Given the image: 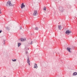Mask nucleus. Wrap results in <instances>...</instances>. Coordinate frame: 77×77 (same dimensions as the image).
Masks as SVG:
<instances>
[{"instance_id":"1","label":"nucleus","mask_w":77,"mask_h":77,"mask_svg":"<svg viewBox=\"0 0 77 77\" xmlns=\"http://www.w3.org/2000/svg\"><path fill=\"white\" fill-rule=\"evenodd\" d=\"M8 5H9L10 6H14V4H13L12 3H11V2H7V4L6 5L7 6H8Z\"/></svg>"},{"instance_id":"2","label":"nucleus","mask_w":77,"mask_h":77,"mask_svg":"<svg viewBox=\"0 0 77 77\" xmlns=\"http://www.w3.org/2000/svg\"><path fill=\"white\" fill-rule=\"evenodd\" d=\"M71 33V31H70L68 30H67L66 32V34H67V35H68V34H69V33Z\"/></svg>"},{"instance_id":"3","label":"nucleus","mask_w":77,"mask_h":77,"mask_svg":"<svg viewBox=\"0 0 77 77\" xmlns=\"http://www.w3.org/2000/svg\"><path fill=\"white\" fill-rule=\"evenodd\" d=\"M27 59L28 63H29V65H30V60L29 59V57H28Z\"/></svg>"},{"instance_id":"4","label":"nucleus","mask_w":77,"mask_h":77,"mask_svg":"<svg viewBox=\"0 0 77 77\" xmlns=\"http://www.w3.org/2000/svg\"><path fill=\"white\" fill-rule=\"evenodd\" d=\"M60 11H61V12H63V7H61L59 8Z\"/></svg>"},{"instance_id":"5","label":"nucleus","mask_w":77,"mask_h":77,"mask_svg":"<svg viewBox=\"0 0 77 77\" xmlns=\"http://www.w3.org/2000/svg\"><path fill=\"white\" fill-rule=\"evenodd\" d=\"M25 6H26V5H24V3H22L21 5V8L22 9H23V8H25Z\"/></svg>"},{"instance_id":"6","label":"nucleus","mask_w":77,"mask_h":77,"mask_svg":"<svg viewBox=\"0 0 77 77\" xmlns=\"http://www.w3.org/2000/svg\"><path fill=\"white\" fill-rule=\"evenodd\" d=\"M67 50L69 52H70V53H71V48H70L68 47L67 48Z\"/></svg>"},{"instance_id":"7","label":"nucleus","mask_w":77,"mask_h":77,"mask_svg":"<svg viewBox=\"0 0 77 77\" xmlns=\"http://www.w3.org/2000/svg\"><path fill=\"white\" fill-rule=\"evenodd\" d=\"M37 11L35 10L34 11V13L33 14V15L35 16V15H36V14H37Z\"/></svg>"},{"instance_id":"8","label":"nucleus","mask_w":77,"mask_h":77,"mask_svg":"<svg viewBox=\"0 0 77 77\" xmlns=\"http://www.w3.org/2000/svg\"><path fill=\"white\" fill-rule=\"evenodd\" d=\"M38 66H37V64L36 63H34V68H36V69H37L38 68Z\"/></svg>"},{"instance_id":"9","label":"nucleus","mask_w":77,"mask_h":77,"mask_svg":"<svg viewBox=\"0 0 77 77\" xmlns=\"http://www.w3.org/2000/svg\"><path fill=\"white\" fill-rule=\"evenodd\" d=\"M58 27L59 30H60L62 29V27H61V26H60V25H59Z\"/></svg>"},{"instance_id":"10","label":"nucleus","mask_w":77,"mask_h":77,"mask_svg":"<svg viewBox=\"0 0 77 77\" xmlns=\"http://www.w3.org/2000/svg\"><path fill=\"white\" fill-rule=\"evenodd\" d=\"M77 75V72H74L73 74V75Z\"/></svg>"},{"instance_id":"11","label":"nucleus","mask_w":77,"mask_h":77,"mask_svg":"<svg viewBox=\"0 0 77 77\" xmlns=\"http://www.w3.org/2000/svg\"><path fill=\"white\" fill-rule=\"evenodd\" d=\"M6 28L7 30H10V29H9V27H8V26L6 27Z\"/></svg>"},{"instance_id":"12","label":"nucleus","mask_w":77,"mask_h":77,"mask_svg":"<svg viewBox=\"0 0 77 77\" xmlns=\"http://www.w3.org/2000/svg\"><path fill=\"white\" fill-rule=\"evenodd\" d=\"M18 46V47H20L21 45V43H18V44H17Z\"/></svg>"},{"instance_id":"13","label":"nucleus","mask_w":77,"mask_h":77,"mask_svg":"<svg viewBox=\"0 0 77 77\" xmlns=\"http://www.w3.org/2000/svg\"><path fill=\"white\" fill-rule=\"evenodd\" d=\"M12 60L13 62H16L17 61V59H14V60Z\"/></svg>"},{"instance_id":"14","label":"nucleus","mask_w":77,"mask_h":77,"mask_svg":"<svg viewBox=\"0 0 77 77\" xmlns=\"http://www.w3.org/2000/svg\"><path fill=\"white\" fill-rule=\"evenodd\" d=\"M3 43V44H4V45H5V40H4Z\"/></svg>"},{"instance_id":"15","label":"nucleus","mask_w":77,"mask_h":77,"mask_svg":"<svg viewBox=\"0 0 77 77\" xmlns=\"http://www.w3.org/2000/svg\"><path fill=\"white\" fill-rule=\"evenodd\" d=\"M35 30H38V27H36L35 28Z\"/></svg>"},{"instance_id":"16","label":"nucleus","mask_w":77,"mask_h":77,"mask_svg":"<svg viewBox=\"0 0 77 77\" xmlns=\"http://www.w3.org/2000/svg\"><path fill=\"white\" fill-rule=\"evenodd\" d=\"M21 41H24L23 38H21Z\"/></svg>"},{"instance_id":"17","label":"nucleus","mask_w":77,"mask_h":77,"mask_svg":"<svg viewBox=\"0 0 77 77\" xmlns=\"http://www.w3.org/2000/svg\"><path fill=\"white\" fill-rule=\"evenodd\" d=\"M43 10H45V11H46V8H45V7L44 8H43Z\"/></svg>"},{"instance_id":"18","label":"nucleus","mask_w":77,"mask_h":77,"mask_svg":"<svg viewBox=\"0 0 77 77\" xmlns=\"http://www.w3.org/2000/svg\"><path fill=\"white\" fill-rule=\"evenodd\" d=\"M33 42L32 41H31L30 43V44L32 45V43Z\"/></svg>"},{"instance_id":"19","label":"nucleus","mask_w":77,"mask_h":77,"mask_svg":"<svg viewBox=\"0 0 77 77\" xmlns=\"http://www.w3.org/2000/svg\"><path fill=\"white\" fill-rule=\"evenodd\" d=\"M26 40V38H23V41H25Z\"/></svg>"},{"instance_id":"20","label":"nucleus","mask_w":77,"mask_h":77,"mask_svg":"<svg viewBox=\"0 0 77 77\" xmlns=\"http://www.w3.org/2000/svg\"><path fill=\"white\" fill-rule=\"evenodd\" d=\"M20 30H21V29H22V27H21V26H20Z\"/></svg>"},{"instance_id":"21","label":"nucleus","mask_w":77,"mask_h":77,"mask_svg":"<svg viewBox=\"0 0 77 77\" xmlns=\"http://www.w3.org/2000/svg\"><path fill=\"white\" fill-rule=\"evenodd\" d=\"M26 54H27V53H28V52L27 51H26Z\"/></svg>"},{"instance_id":"22","label":"nucleus","mask_w":77,"mask_h":77,"mask_svg":"<svg viewBox=\"0 0 77 77\" xmlns=\"http://www.w3.org/2000/svg\"><path fill=\"white\" fill-rule=\"evenodd\" d=\"M68 6H70V7H69V8H71V6L70 5H69Z\"/></svg>"},{"instance_id":"23","label":"nucleus","mask_w":77,"mask_h":77,"mask_svg":"<svg viewBox=\"0 0 77 77\" xmlns=\"http://www.w3.org/2000/svg\"><path fill=\"white\" fill-rule=\"evenodd\" d=\"M2 30H0V33H2Z\"/></svg>"},{"instance_id":"24","label":"nucleus","mask_w":77,"mask_h":77,"mask_svg":"<svg viewBox=\"0 0 77 77\" xmlns=\"http://www.w3.org/2000/svg\"><path fill=\"white\" fill-rule=\"evenodd\" d=\"M0 14H1V11H0Z\"/></svg>"},{"instance_id":"25","label":"nucleus","mask_w":77,"mask_h":77,"mask_svg":"<svg viewBox=\"0 0 77 77\" xmlns=\"http://www.w3.org/2000/svg\"><path fill=\"white\" fill-rule=\"evenodd\" d=\"M28 50H29V48H28Z\"/></svg>"},{"instance_id":"26","label":"nucleus","mask_w":77,"mask_h":77,"mask_svg":"<svg viewBox=\"0 0 77 77\" xmlns=\"http://www.w3.org/2000/svg\"><path fill=\"white\" fill-rule=\"evenodd\" d=\"M26 50H27V48H26Z\"/></svg>"}]
</instances>
